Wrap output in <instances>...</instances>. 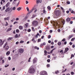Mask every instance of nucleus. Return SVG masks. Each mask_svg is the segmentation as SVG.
I'll list each match as a JSON object with an SVG mask.
<instances>
[{"label":"nucleus","instance_id":"obj_57","mask_svg":"<svg viewBox=\"0 0 75 75\" xmlns=\"http://www.w3.org/2000/svg\"><path fill=\"white\" fill-rule=\"evenodd\" d=\"M39 33H42V31H41V30H39Z\"/></svg>","mask_w":75,"mask_h":75},{"label":"nucleus","instance_id":"obj_59","mask_svg":"<svg viewBox=\"0 0 75 75\" xmlns=\"http://www.w3.org/2000/svg\"><path fill=\"white\" fill-rule=\"evenodd\" d=\"M14 70H15V68L13 67L12 69V71H14Z\"/></svg>","mask_w":75,"mask_h":75},{"label":"nucleus","instance_id":"obj_2","mask_svg":"<svg viewBox=\"0 0 75 75\" xmlns=\"http://www.w3.org/2000/svg\"><path fill=\"white\" fill-rule=\"evenodd\" d=\"M12 8H8L6 9L5 10V11L6 12L8 11L9 13H11L12 11Z\"/></svg>","mask_w":75,"mask_h":75},{"label":"nucleus","instance_id":"obj_12","mask_svg":"<svg viewBox=\"0 0 75 75\" xmlns=\"http://www.w3.org/2000/svg\"><path fill=\"white\" fill-rule=\"evenodd\" d=\"M69 50V49H68V48H65V50L64 52V53H65V52H67Z\"/></svg>","mask_w":75,"mask_h":75},{"label":"nucleus","instance_id":"obj_7","mask_svg":"<svg viewBox=\"0 0 75 75\" xmlns=\"http://www.w3.org/2000/svg\"><path fill=\"white\" fill-rule=\"evenodd\" d=\"M18 51L20 53H23L24 52V49L23 48L19 49Z\"/></svg>","mask_w":75,"mask_h":75},{"label":"nucleus","instance_id":"obj_8","mask_svg":"<svg viewBox=\"0 0 75 75\" xmlns=\"http://www.w3.org/2000/svg\"><path fill=\"white\" fill-rule=\"evenodd\" d=\"M35 9V8L34 7H33L32 9L31 10L29 11V13L30 14V13H32L33 11Z\"/></svg>","mask_w":75,"mask_h":75},{"label":"nucleus","instance_id":"obj_55","mask_svg":"<svg viewBox=\"0 0 75 75\" xmlns=\"http://www.w3.org/2000/svg\"><path fill=\"white\" fill-rule=\"evenodd\" d=\"M8 60H11V57H9L8 58Z\"/></svg>","mask_w":75,"mask_h":75},{"label":"nucleus","instance_id":"obj_21","mask_svg":"<svg viewBox=\"0 0 75 75\" xmlns=\"http://www.w3.org/2000/svg\"><path fill=\"white\" fill-rule=\"evenodd\" d=\"M56 16H59L60 15V14H59V12H57L56 13Z\"/></svg>","mask_w":75,"mask_h":75},{"label":"nucleus","instance_id":"obj_25","mask_svg":"<svg viewBox=\"0 0 75 75\" xmlns=\"http://www.w3.org/2000/svg\"><path fill=\"white\" fill-rule=\"evenodd\" d=\"M71 74L72 75H74V74H75L74 73V72L73 71H71Z\"/></svg>","mask_w":75,"mask_h":75},{"label":"nucleus","instance_id":"obj_32","mask_svg":"<svg viewBox=\"0 0 75 75\" xmlns=\"http://www.w3.org/2000/svg\"><path fill=\"white\" fill-rule=\"evenodd\" d=\"M3 59V57H0V61H1V60H2V59Z\"/></svg>","mask_w":75,"mask_h":75},{"label":"nucleus","instance_id":"obj_26","mask_svg":"<svg viewBox=\"0 0 75 75\" xmlns=\"http://www.w3.org/2000/svg\"><path fill=\"white\" fill-rule=\"evenodd\" d=\"M12 10H16V7H14L13 8H12Z\"/></svg>","mask_w":75,"mask_h":75},{"label":"nucleus","instance_id":"obj_15","mask_svg":"<svg viewBox=\"0 0 75 75\" xmlns=\"http://www.w3.org/2000/svg\"><path fill=\"white\" fill-rule=\"evenodd\" d=\"M30 13H28L27 15H26V18H27L28 17L30 16Z\"/></svg>","mask_w":75,"mask_h":75},{"label":"nucleus","instance_id":"obj_44","mask_svg":"<svg viewBox=\"0 0 75 75\" xmlns=\"http://www.w3.org/2000/svg\"><path fill=\"white\" fill-rule=\"evenodd\" d=\"M23 42H24L23 40H21L20 42V43H23Z\"/></svg>","mask_w":75,"mask_h":75},{"label":"nucleus","instance_id":"obj_37","mask_svg":"<svg viewBox=\"0 0 75 75\" xmlns=\"http://www.w3.org/2000/svg\"><path fill=\"white\" fill-rule=\"evenodd\" d=\"M9 65L8 64H6V65H5V68H7V67H8Z\"/></svg>","mask_w":75,"mask_h":75},{"label":"nucleus","instance_id":"obj_3","mask_svg":"<svg viewBox=\"0 0 75 75\" xmlns=\"http://www.w3.org/2000/svg\"><path fill=\"white\" fill-rule=\"evenodd\" d=\"M58 21L59 22H62V24H65V21L63 18H61L58 20Z\"/></svg>","mask_w":75,"mask_h":75},{"label":"nucleus","instance_id":"obj_41","mask_svg":"<svg viewBox=\"0 0 75 75\" xmlns=\"http://www.w3.org/2000/svg\"><path fill=\"white\" fill-rule=\"evenodd\" d=\"M28 31L29 32H30V31H31V29H28Z\"/></svg>","mask_w":75,"mask_h":75},{"label":"nucleus","instance_id":"obj_64","mask_svg":"<svg viewBox=\"0 0 75 75\" xmlns=\"http://www.w3.org/2000/svg\"><path fill=\"white\" fill-rule=\"evenodd\" d=\"M71 57H74V54H71Z\"/></svg>","mask_w":75,"mask_h":75},{"label":"nucleus","instance_id":"obj_45","mask_svg":"<svg viewBox=\"0 0 75 75\" xmlns=\"http://www.w3.org/2000/svg\"><path fill=\"white\" fill-rule=\"evenodd\" d=\"M47 68H48V67H50V65L49 64H47Z\"/></svg>","mask_w":75,"mask_h":75},{"label":"nucleus","instance_id":"obj_56","mask_svg":"<svg viewBox=\"0 0 75 75\" xmlns=\"http://www.w3.org/2000/svg\"><path fill=\"white\" fill-rule=\"evenodd\" d=\"M3 10H5V6H4L3 8Z\"/></svg>","mask_w":75,"mask_h":75},{"label":"nucleus","instance_id":"obj_61","mask_svg":"<svg viewBox=\"0 0 75 75\" xmlns=\"http://www.w3.org/2000/svg\"><path fill=\"white\" fill-rule=\"evenodd\" d=\"M57 31H58V32H60V31H61V30H60V29H59Z\"/></svg>","mask_w":75,"mask_h":75},{"label":"nucleus","instance_id":"obj_17","mask_svg":"<svg viewBox=\"0 0 75 75\" xmlns=\"http://www.w3.org/2000/svg\"><path fill=\"white\" fill-rule=\"evenodd\" d=\"M12 39H13V38L12 37L8 38L7 39V40L8 41H10V40H11Z\"/></svg>","mask_w":75,"mask_h":75},{"label":"nucleus","instance_id":"obj_60","mask_svg":"<svg viewBox=\"0 0 75 75\" xmlns=\"http://www.w3.org/2000/svg\"><path fill=\"white\" fill-rule=\"evenodd\" d=\"M74 64V62H72L70 64L71 65H72V64Z\"/></svg>","mask_w":75,"mask_h":75},{"label":"nucleus","instance_id":"obj_29","mask_svg":"<svg viewBox=\"0 0 75 75\" xmlns=\"http://www.w3.org/2000/svg\"><path fill=\"white\" fill-rule=\"evenodd\" d=\"M42 45H46V43L45 42H43V44H42L41 45V46H42Z\"/></svg>","mask_w":75,"mask_h":75},{"label":"nucleus","instance_id":"obj_52","mask_svg":"<svg viewBox=\"0 0 75 75\" xmlns=\"http://www.w3.org/2000/svg\"><path fill=\"white\" fill-rule=\"evenodd\" d=\"M50 33H52V30H50Z\"/></svg>","mask_w":75,"mask_h":75},{"label":"nucleus","instance_id":"obj_27","mask_svg":"<svg viewBox=\"0 0 75 75\" xmlns=\"http://www.w3.org/2000/svg\"><path fill=\"white\" fill-rule=\"evenodd\" d=\"M72 37H73V36L72 35H70L69 37V39H70V38H72Z\"/></svg>","mask_w":75,"mask_h":75},{"label":"nucleus","instance_id":"obj_24","mask_svg":"<svg viewBox=\"0 0 75 75\" xmlns=\"http://www.w3.org/2000/svg\"><path fill=\"white\" fill-rule=\"evenodd\" d=\"M45 55H47V52L46 50L44 51Z\"/></svg>","mask_w":75,"mask_h":75},{"label":"nucleus","instance_id":"obj_4","mask_svg":"<svg viewBox=\"0 0 75 75\" xmlns=\"http://www.w3.org/2000/svg\"><path fill=\"white\" fill-rule=\"evenodd\" d=\"M38 24V22L36 21H34L32 23V25L34 26V27H36Z\"/></svg>","mask_w":75,"mask_h":75},{"label":"nucleus","instance_id":"obj_51","mask_svg":"<svg viewBox=\"0 0 75 75\" xmlns=\"http://www.w3.org/2000/svg\"><path fill=\"white\" fill-rule=\"evenodd\" d=\"M8 25V23L7 22H6V24H5V26H7Z\"/></svg>","mask_w":75,"mask_h":75},{"label":"nucleus","instance_id":"obj_19","mask_svg":"<svg viewBox=\"0 0 75 75\" xmlns=\"http://www.w3.org/2000/svg\"><path fill=\"white\" fill-rule=\"evenodd\" d=\"M28 23H27L25 25L24 27H25V28H27V27H28Z\"/></svg>","mask_w":75,"mask_h":75},{"label":"nucleus","instance_id":"obj_33","mask_svg":"<svg viewBox=\"0 0 75 75\" xmlns=\"http://www.w3.org/2000/svg\"><path fill=\"white\" fill-rule=\"evenodd\" d=\"M63 51V50H60V53H62V54H64L63 53H62V52Z\"/></svg>","mask_w":75,"mask_h":75},{"label":"nucleus","instance_id":"obj_14","mask_svg":"<svg viewBox=\"0 0 75 75\" xmlns=\"http://www.w3.org/2000/svg\"><path fill=\"white\" fill-rule=\"evenodd\" d=\"M10 2H8L6 4V7H8L9 6V5H10Z\"/></svg>","mask_w":75,"mask_h":75},{"label":"nucleus","instance_id":"obj_62","mask_svg":"<svg viewBox=\"0 0 75 75\" xmlns=\"http://www.w3.org/2000/svg\"><path fill=\"white\" fill-rule=\"evenodd\" d=\"M73 23V22L72 21H71L70 22V23L71 24H72V23Z\"/></svg>","mask_w":75,"mask_h":75},{"label":"nucleus","instance_id":"obj_35","mask_svg":"<svg viewBox=\"0 0 75 75\" xmlns=\"http://www.w3.org/2000/svg\"><path fill=\"white\" fill-rule=\"evenodd\" d=\"M7 45V43L6 42L5 44V45H4V48H5V47H6V45Z\"/></svg>","mask_w":75,"mask_h":75},{"label":"nucleus","instance_id":"obj_9","mask_svg":"<svg viewBox=\"0 0 75 75\" xmlns=\"http://www.w3.org/2000/svg\"><path fill=\"white\" fill-rule=\"evenodd\" d=\"M0 41L1 42L0 43V45H2L4 43V42H2V40L1 39H0Z\"/></svg>","mask_w":75,"mask_h":75},{"label":"nucleus","instance_id":"obj_49","mask_svg":"<svg viewBox=\"0 0 75 75\" xmlns=\"http://www.w3.org/2000/svg\"><path fill=\"white\" fill-rule=\"evenodd\" d=\"M58 72H59V71H58V70L57 71H55V74H57V73H58Z\"/></svg>","mask_w":75,"mask_h":75},{"label":"nucleus","instance_id":"obj_22","mask_svg":"<svg viewBox=\"0 0 75 75\" xmlns=\"http://www.w3.org/2000/svg\"><path fill=\"white\" fill-rule=\"evenodd\" d=\"M19 28L20 30H23V26H20L19 27Z\"/></svg>","mask_w":75,"mask_h":75},{"label":"nucleus","instance_id":"obj_46","mask_svg":"<svg viewBox=\"0 0 75 75\" xmlns=\"http://www.w3.org/2000/svg\"><path fill=\"white\" fill-rule=\"evenodd\" d=\"M47 62H50V59H48L47 60Z\"/></svg>","mask_w":75,"mask_h":75},{"label":"nucleus","instance_id":"obj_47","mask_svg":"<svg viewBox=\"0 0 75 75\" xmlns=\"http://www.w3.org/2000/svg\"><path fill=\"white\" fill-rule=\"evenodd\" d=\"M19 31V30L18 29H17L16 30V33H18Z\"/></svg>","mask_w":75,"mask_h":75},{"label":"nucleus","instance_id":"obj_6","mask_svg":"<svg viewBox=\"0 0 75 75\" xmlns=\"http://www.w3.org/2000/svg\"><path fill=\"white\" fill-rule=\"evenodd\" d=\"M38 60V59L37 58H34L33 60V64H35V63H37V62Z\"/></svg>","mask_w":75,"mask_h":75},{"label":"nucleus","instance_id":"obj_48","mask_svg":"<svg viewBox=\"0 0 75 75\" xmlns=\"http://www.w3.org/2000/svg\"><path fill=\"white\" fill-rule=\"evenodd\" d=\"M34 17V15H33L32 17L30 18H33Z\"/></svg>","mask_w":75,"mask_h":75},{"label":"nucleus","instance_id":"obj_53","mask_svg":"<svg viewBox=\"0 0 75 75\" xmlns=\"http://www.w3.org/2000/svg\"><path fill=\"white\" fill-rule=\"evenodd\" d=\"M51 35H49L48 36V39L50 38H51Z\"/></svg>","mask_w":75,"mask_h":75},{"label":"nucleus","instance_id":"obj_54","mask_svg":"<svg viewBox=\"0 0 75 75\" xmlns=\"http://www.w3.org/2000/svg\"><path fill=\"white\" fill-rule=\"evenodd\" d=\"M16 21H18V20H19V18H16Z\"/></svg>","mask_w":75,"mask_h":75},{"label":"nucleus","instance_id":"obj_34","mask_svg":"<svg viewBox=\"0 0 75 75\" xmlns=\"http://www.w3.org/2000/svg\"><path fill=\"white\" fill-rule=\"evenodd\" d=\"M37 11H38V9H36L34 11V13H36V12Z\"/></svg>","mask_w":75,"mask_h":75},{"label":"nucleus","instance_id":"obj_20","mask_svg":"<svg viewBox=\"0 0 75 75\" xmlns=\"http://www.w3.org/2000/svg\"><path fill=\"white\" fill-rule=\"evenodd\" d=\"M9 48V46H7L5 48L6 50H8Z\"/></svg>","mask_w":75,"mask_h":75},{"label":"nucleus","instance_id":"obj_39","mask_svg":"<svg viewBox=\"0 0 75 75\" xmlns=\"http://www.w3.org/2000/svg\"><path fill=\"white\" fill-rule=\"evenodd\" d=\"M35 49H37L38 50H39V48L38 47H35Z\"/></svg>","mask_w":75,"mask_h":75},{"label":"nucleus","instance_id":"obj_42","mask_svg":"<svg viewBox=\"0 0 75 75\" xmlns=\"http://www.w3.org/2000/svg\"><path fill=\"white\" fill-rule=\"evenodd\" d=\"M67 3L68 4H70V2H69V1H67Z\"/></svg>","mask_w":75,"mask_h":75},{"label":"nucleus","instance_id":"obj_11","mask_svg":"<svg viewBox=\"0 0 75 75\" xmlns=\"http://www.w3.org/2000/svg\"><path fill=\"white\" fill-rule=\"evenodd\" d=\"M71 21V18H68L66 19V21L67 22H69Z\"/></svg>","mask_w":75,"mask_h":75},{"label":"nucleus","instance_id":"obj_31","mask_svg":"<svg viewBox=\"0 0 75 75\" xmlns=\"http://www.w3.org/2000/svg\"><path fill=\"white\" fill-rule=\"evenodd\" d=\"M32 31H35V30H34V28L33 27H32Z\"/></svg>","mask_w":75,"mask_h":75},{"label":"nucleus","instance_id":"obj_40","mask_svg":"<svg viewBox=\"0 0 75 75\" xmlns=\"http://www.w3.org/2000/svg\"><path fill=\"white\" fill-rule=\"evenodd\" d=\"M26 9L28 11H30V10H29V8H28V7H27L26 8Z\"/></svg>","mask_w":75,"mask_h":75},{"label":"nucleus","instance_id":"obj_36","mask_svg":"<svg viewBox=\"0 0 75 75\" xmlns=\"http://www.w3.org/2000/svg\"><path fill=\"white\" fill-rule=\"evenodd\" d=\"M47 8L48 9V10H51V7L49 6L47 7Z\"/></svg>","mask_w":75,"mask_h":75},{"label":"nucleus","instance_id":"obj_16","mask_svg":"<svg viewBox=\"0 0 75 75\" xmlns=\"http://www.w3.org/2000/svg\"><path fill=\"white\" fill-rule=\"evenodd\" d=\"M11 30H12V29L11 28H9L6 31L7 32H8L10 31H11Z\"/></svg>","mask_w":75,"mask_h":75},{"label":"nucleus","instance_id":"obj_23","mask_svg":"<svg viewBox=\"0 0 75 75\" xmlns=\"http://www.w3.org/2000/svg\"><path fill=\"white\" fill-rule=\"evenodd\" d=\"M21 9V7H19L17 8V10H18V11H20V10Z\"/></svg>","mask_w":75,"mask_h":75},{"label":"nucleus","instance_id":"obj_43","mask_svg":"<svg viewBox=\"0 0 75 75\" xmlns=\"http://www.w3.org/2000/svg\"><path fill=\"white\" fill-rule=\"evenodd\" d=\"M4 60H2V64H4Z\"/></svg>","mask_w":75,"mask_h":75},{"label":"nucleus","instance_id":"obj_63","mask_svg":"<svg viewBox=\"0 0 75 75\" xmlns=\"http://www.w3.org/2000/svg\"><path fill=\"white\" fill-rule=\"evenodd\" d=\"M2 1H3V3H5V0H1Z\"/></svg>","mask_w":75,"mask_h":75},{"label":"nucleus","instance_id":"obj_5","mask_svg":"<svg viewBox=\"0 0 75 75\" xmlns=\"http://www.w3.org/2000/svg\"><path fill=\"white\" fill-rule=\"evenodd\" d=\"M41 75H47V73L45 71H42L40 72Z\"/></svg>","mask_w":75,"mask_h":75},{"label":"nucleus","instance_id":"obj_58","mask_svg":"<svg viewBox=\"0 0 75 75\" xmlns=\"http://www.w3.org/2000/svg\"><path fill=\"white\" fill-rule=\"evenodd\" d=\"M69 44H70V45H72V43L71 42H70Z\"/></svg>","mask_w":75,"mask_h":75},{"label":"nucleus","instance_id":"obj_38","mask_svg":"<svg viewBox=\"0 0 75 75\" xmlns=\"http://www.w3.org/2000/svg\"><path fill=\"white\" fill-rule=\"evenodd\" d=\"M75 38H73L71 39V41H74V40H75Z\"/></svg>","mask_w":75,"mask_h":75},{"label":"nucleus","instance_id":"obj_13","mask_svg":"<svg viewBox=\"0 0 75 75\" xmlns=\"http://www.w3.org/2000/svg\"><path fill=\"white\" fill-rule=\"evenodd\" d=\"M10 51H8L6 52V55L7 56H8V55H10Z\"/></svg>","mask_w":75,"mask_h":75},{"label":"nucleus","instance_id":"obj_50","mask_svg":"<svg viewBox=\"0 0 75 75\" xmlns=\"http://www.w3.org/2000/svg\"><path fill=\"white\" fill-rule=\"evenodd\" d=\"M65 41V38H64L63 40H62V41L64 42Z\"/></svg>","mask_w":75,"mask_h":75},{"label":"nucleus","instance_id":"obj_1","mask_svg":"<svg viewBox=\"0 0 75 75\" xmlns=\"http://www.w3.org/2000/svg\"><path fill=\"white\" fill-rule=\"evenodd\" d=\"M34 66H32L28 69V72L29 74H33L35 72V69L34 68Z\"/></svg>","mask_w":75,"mask_h":75},{"label":"nucleus","instance_id":"obj_28","mask_svg":"<svg viewBox=\"0 0 75 75\" xmlns=\"http://www.w3.org/2000/svg\"><path fill=\"white\" fill-rule=\"evenodd\" d=\"M15 37L16 38H18V37H19V36L18 35V34H16L15 35Z\"/></svg>","mask_w":75,"mask_h":75},{"label":"nucleus","instance_id":"obj_10","mask_svg":"<svg viewBox=\"0 0 75 75\" xmlns=\"http://www.w3.org/2000/svg\"><path fill=\"white\" fill-rule=\"evenodd\" d=\"M42 2V0H36V3L37 4H38V3H39V2H40V3H41Z\"/></svg>","mask_w":75,"mask_h":75},{"label":"nucleus","instance_id":"obj_18","mask_svg":"<svg viewBox=\"0 0 75 75\" xmlns=\"http://www.w3.org/2000/svg\"><path fill=\"white\" fill-rule=\"evenodd\" d=\"M9 19H10V17H8L7 18H4V20H9Z\"/></svg>","mask_w":75,"mask_h":75},{"label":"nucleus","instance_id":"obj_30","mask_svg":"<svg viewBox=\"0 0 75 75\" xmlns=\"http://www.w3.org/2000/svg\"><path fill=\"white\" fill-rule=\"evenodd\" d=\"M58 45H61V42H59L57 44Z\"/></svg>","mask_w":75,"mask_h":75}]
</instances>
